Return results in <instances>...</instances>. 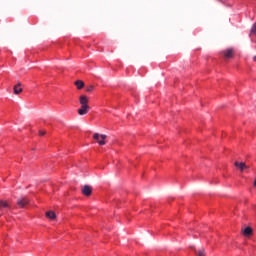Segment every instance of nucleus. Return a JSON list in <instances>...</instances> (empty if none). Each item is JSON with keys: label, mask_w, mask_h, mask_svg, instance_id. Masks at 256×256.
Instances as JSON below:
<instances>
[{"label": "nucleus", "mask_w": 256, "mask_h": 256, "mask_svg": "<svg viewBox=\"0 0 256 256\" xmlns=\"http://www.w3.org/2000/svg\"><path fill=\"white\" fill-rule=\"evenodd\" d=\"M93 89H94L93 85H90V86H87V87H86L87 93L93 92Z\"/></svg>", "instance_id": "14"}, {"label": "nucleus", "mask_w": 256, "mask_h": 256, "mask_svg": "<svg viewBox=\"0 0 256 256\" xmlns=\"http://www.w3.org/2000/svg\"><path fill=\"white\" fill-rule=\"evenodd\" d=\"M89 106H81L80 109H78V115H87V113H89Z\"/></svg>", "instance_id": "8"}, {"label": "nucleus", "mask_w": 256, "mask_h": 256, "mask_svg": "<svg viewBox=\"0 0 256 256\" xmlns=\"http://www.w3.org/2000/svg\"><path fill=\"white\" fill-rule=\"evenodd\" d=\"M251 33H253L254 35H256V22L254 23L252 29H251Z\"/></svg>", "instance_id": "15"}, {"label": "nucleus", "mask_w": 256, "mask_h": 256, "mask_svg": "<svg viewBox=\"0 0 256 256\" xmlns=\"http://www.w3.org/2000/svg\"><path fill=\"white\" fill-rule=\"evenodd\" d=\"M79 101H80L81 106L89 107V104H88L89 98H87V96H85V95L80 96Z\"/></svg>", "instance_id": "7"}, {"label": "nucleus", "mask_w": 256, "mask_h": 256, "mask_svg": "<svg viewBox=\"0 0 256 256\" xmlns=\"http://www.w3.org/2000/svg\"><path fill=\"white\" fill-rule=\"evenodd\" d=\"M46 217L48 219H56L57 215L53 211H48V212H46Z\"/></svg>", "instance_id": "12"}, {"label": "nucleus", "mask_w": 256, "mask_h": 256, "mask_svg": "<svg viewBox=\"0 0 256 256\" xmlns=\"http://www.w3.org/2000/svg\"><path fill=\"white\" fill-rule=\"evenodd\" d=\"M197 256H205V248H199L198 250H194Z\"/></svg>", "instance_id": "13"}, {"label": "nucleus", "mask_w": 256, "mask_h": 256, "mask_svg": "<svg viewBox=\"0 0 256 256\" xmlns=\"http://www.w3.org/2000/svg\"><path fill=\"white\" fill-rule=\"evenodd\" d=\"M45 133H47V132H45V130H40V131H39L40 137H43V135H45Z\"/></svg>", "instance_id": "16"}, {"label": "nucleus", "mask_w": 256, "mask_h": 256, "mask_svg": "<svg viewBox=\"0 0 256 256\" xmlns=\"http://www.w3.org/2000/svg\"><path fill=\"white\" fill-rule=\"evenodd\" d=\"M253 60L256 62V56H254Z\"/></svg>", "instance_id": "17"}, {"label": "nucleus", "mask_w": 256, "mask_h": 256, "mask_svg": "<svg viewBox=\"0 0 256 256\" xmlns=\"http://www.w3.org/2000/svg\"><path fill=\"white\" fill-rule=\"evenodd\" d=\"M75 86L77 87V89H83L85 87V83L81 80H77L75 82Z\"/></svg>", "instance_id": "11"}, {"label": "nucleus", "mask_w": 256, "mask_h": 256, "mask_svg": "<svg viewBox=\"0 0 256 256\" xmlns=\"http://www.w3.org/2000/svg\"><path fill=\"white\" fill-rule=\"evenodd\" d=\"M17 205L21 209L27 207V205H29V198H27L26 196L18 198Z\"/></svg>", "instance_id": "2"}, {"label": "nucleus", "mask_w": 256, "mask_h": 256, "mask_svg": "<svg viewBox=\"0 0 256 256\" xmlns=\"http://www.w3.org/2000/svg\"><path fill=\"white\" fill-rule=\"evenodd\" d=\"M8 209H11V205L9 202L5 200H0V211H7Z\"/></svg>", "instance_id": "6"}, {"label": "nucleus", "mask_w": 256, "mask_h": 256, "mask_svg": "<svg viewBox=\"0 0 256 256\" xmlns=\"http://www.w3.org/2000/svg\"><path fill=\"white\" fill-rule=\"evenodd\" d=\"M234 165L236 168L239 169V171H241V173H243V171H245V169H249V166L245 165V162L235 161Z\"/></svg>", "instance_id": "4"}, {"label": "nucleus", "mask_w": 256, "mask_h": 256, "mask_svg": "<svg viewBox=\"0 0 256 256\" xmlns=\"http://www.w3.org/2000/svg\"><path fill=\"white\" fill-rule=\"evenodd\" d=\"M222 55H224L225 59H233L235 50L233 48H227L226 50L222 51Z\"/></svg>", "instance_id": "3"}, {"label": "nucleus", "mask_w": 256, "mask_h": 256, "mask_svg": "<svg viewBox=\"0 0 256 256\" xmlns=\"http://www.w3.org/2000/svg\"><path fill=\"white\" fill-rule=\"evenodd\" d=\"M244 235L246 237H249V235H252L253 234V229H251V227H246L243 231Z\"/></svg>", "instance_id": "10"}, {"label": "nucleus", "mask_w": 256, "mask_h": 256, "mask_svg": "<svg viewBox=\"0 0 256 256\" xmlns=\"http://www.w3.org/2000/svg\"><path fill=\"white\" fill-rule=\"evenodd\" d=\"M91 193H93V188L89 185H85L82 187V194L85 195V197H90Z\"/></svg>", "instance_id": "5"}, {"label": "nucleus", "mask_w": 256, "mask_h": 256, "mask_svg": "<svg viewBox=\"0 0 256 256\" xmlns=\"http://www.w3.org/2000/svg\"><path fill=\"white\" fill-rule=\"evenodd\" d=\"M21 85V82H18V84L14 86V95H19L20 93H23V88L21 87Z\"/></svg>", "instance_id": "9"}, {"label": "nucleus", "mask_w": 256, "mask_h": 256, "mask_svg": "<svg viewBox=\"0 0 256 256\" xmlns=\"http://www.w3.org/2000/svg\"><path fill=\"white\" fill-rule=\"evenodd\" d=\"M105 139H107V135L105 134L94 133L93 135V140L97 141L99 145H105Z\"/></svg>", "instance_id": "1"}]
</instances>
